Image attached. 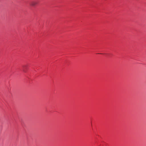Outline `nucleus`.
Segmentation results:
<instances>
[{"label": "nucleus", "mask_w": 146, "mask_h": 146, "mask_svg": "<svg viewBox=\"0 0 146 146\" xmlns=\"http://www.w3.org/2000/svg\"><path fill=\"white\" fill-rule=\"evenodd\" d=\"M38 4V2L36 1H31L30 3V5L32 6H35Z\"/></svg>", "instance_id": "nucleus-1"}, {"label": "nucleus", "mask_w": 146, "mask_h": 146, "mask_svg": "<svg viewBox=\"0 0 146 146\" xmlns=\"http://www.w3.org/2000/svg\"><path fill=\"white\" fill-rule=\"evenodd\" d=\"M26 66H25V65H24V66H23V71L24 72H26V71L25 70V68H26Z\"/></svg>", "instance_id": "nucleus-2"}]
</instances>
